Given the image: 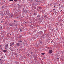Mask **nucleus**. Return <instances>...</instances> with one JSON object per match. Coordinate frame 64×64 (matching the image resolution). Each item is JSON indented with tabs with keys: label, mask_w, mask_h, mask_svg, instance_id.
Wrapping results in <instances>:
<instances>
[{
	"label": "nucleus",
	"mask_w": 64,
	"mask_h": 64,
	"mask_svg": "<svg viewBox=\"0 0 64 64\" xmlns=\"http://www.w3.org/2000/svg\"><path fill=\"white\" fill-rule=\"evenodd\" d=\"M53 52V50H49V53L50 54H51Z\"/></svg>",
	"instance_id": "f257e3e1"
},
{
	"label": "nucleus",
	"mask_w": 64,
	"mask_h": 64,
	"mask_svg": "<svg viewBox=\"0 0 64 64\" xmlns=\"http://www.w3.org/2000/svg\"><path fill=\"white\" fill-rule=\"evenodd\" d=\"M8 44H6L5 46V48L6 49H7V48H8Z\"/></svg>",
	"instance_id": "f03ea898"
},
{
	"label": "nucleus",
	"mask_w": 64,
	"mask_h": 64,
	"mask_svg": "<svg viewBox=\"0 0 64 64\" xmlns=\"http://www.w3.org/2000/svg\"><path fill=\"white\" fill-rule=\"evenodd\" d=\"M16 22H13L12 21V26H14V24H15V23H16Z\"/></svg>",
	"instance_id": "7ed1b4c3"
},
{
	"label": "nucleus",
	"mask_w": 64,
	"mask_h": 64,
	"mask_svg": "<svg viewBox=\"0 0 64 64\" xmlns=\"http://www.w3.org/2000/svg\"><path fill=\"white\" fill-rule=\"evenodd\" d=\"M16 45L17 46L19 47V46H20V44L19 43H17L16 44Z\"/></svg>",
	"instance_id": "20e7f679"
},
{
	"label": "nucleus",
	"mask_w": 64,
	"mask_h": 64,
	"mask_svg": "<svg viewBox=\"0 0 64 64\" xmlns=\"http://www.w3.org/2000/svg\"><path fill=\"white\" fill-rule=\"evenodd\" d=\"M14 42H13L12 43H11L10 44V46H12V45H14Z\"/></svg>",
	"instance_id": "39448f33"
},
{
	"label": "nucleus",
	"mask_w": 64,
	"mask_h": 64,
	"mask_svg": "<svg viewBox=\"0 0 64 64\" xmlns=\"http://www.w3.org/2000/svg\"><path fill=\"white\" fill-rule=\"evenodd\" d=\"M8 25L9 26H13L12 25V24H8Z\"/></svg>",
	"instance_id": "423d86ee"
},
{
	"label": "nucleus",
	"mask_w": 64,
	"mask_h": 64,
	"mask_svg": "<svg viewBox=\"0 0 64 64\" xmlns=\"http://www.w3.org/2000/svg\"><path fill=\"white\" fill-rule=\"evenodd\" d=\"M37 17L39 18V17H41V16H40V14H38V15Z\"/></svg>",
	"instance_id": "0eeeda50"
},
{
	"label": "nucleus",
	"mask_w": 64,
	"mask_h": 64,
	"mask_svg": "<svg viewBox=\"0 0 64 64\" xmlns=\"http://www.w3.org/2000/svg\"><path fill=\"white\" fill-rule=\"evenodd\" d=\"M37 14V13H35V12L34 13V15H36Z\"/></svg>",
	"instance_id": "6e6552de"
},
{
	"label": "nucleus",
	"mask_w": 64,
	"mask_h": 64,
	"mask_svg": "<svg viewBox=\"0 0 64 64\" xmlns=\"http://www.w3.org/2000/svg\"><path fill=\"white\" fill-rule=\"evenodd\" d=\"M13 14H12V15L10 17L11 18H13Z\"/></svg>",
	"instance_id": "1a4fd4ad"
},
{
	"label": "nucleus",
	"mask_w": 64,
	"mask_h": 64,
	"mask_svg": "<svg viewBox=\"0 0 64 64\" xmlns=\"http://www.w3.org/2000/svg\"><path fill=\"white\" fill-rule=\"evenodd\" d=\"M39 33H40V34H42V31H40V32H39Z\"/></svg>",
	"instance_id": "9d476101"
},
{
	"label": "nucleus",
	"mask_w": 64,
	"mask_h": 64,
	"mask_svg": "<svg viewBox=\"0 0 64 64\" xmlns=\"http://www.w3.org/2000/svg\"><path fill=\"white\" fill-rule=\"evenodd\" d=\"M21 37H22V36H19V38H21Z\"/></svg>",
	"instance_id": "9b49d317"
},
{
	"label": "nucleus",
	"mask_w": 64,
	"mask_h": 64,
	"mask_svg": "<svg viewBox=\"0 0 64 64\" xmlns=\"http://www.w3.org/2000/svg\"><path fill=\"white\" fill-rule=\"evenodd\" d=\"M42 55H44L45 54L44 53H42L41 54Z\"/></svg>",
	"instance_id": "f8f14e48"
},
{
	"label": "nucleus",
	"mask_w": 64,
	"mask_h": 64,
	"mask_svg": "<svg viewBox=\"0 0 64 64\" xmlns=\"http://www.w3.org/2000/svg\"><path fill=\"white\" fill-rule=\"evenodd\" d=\"M3 52H7V50H3Z\"/></svg>",
	"instance_id": "ddd939ff"
},
{
	"label": "nucleus",
	"mask_w": 64,
	"mask_h": 64,
	"mask_svg": "<svg viewBox=\"0 0 64 64\" xmlns=\"http://www.w3.org/2000/svg\"><path fill=\"white\" fill-rule=\"evenodd\" d=\"M40 43H41V44H42V43H43V42H40Z\"/></svg>",
	"instance_id": "4468645a"
},
{
	"label": "nucleus",
	"mask_w": 64,
	"mask_h": 64,
	"mask_svg": "<svg viewBox=\"0 0 64 64\" xmlns=\"http://www.w3.org/2000/svg\"><path fill=\"white\" fill-rule=\"evenodd\" d=\"M20 31H22V29H20Z\"/></svg>",
	"instance_id": "2eb2a0df"
},
{
	"label": "nucleus",
	"mask_w": 64,
	"mask_h": 64,
	"mask_svg": "<svg viewBox=\"0 0 64 64\" xmlns=\"http://www.w3.org/2000/svg\"><path fill=\"white\" fill-rule=\"evenodd\" d=\"M19 42H22V41L20 40V41H18Z\"/></svg>",
	"instance_id": "dca6fc26"
},
{
	"label": "nucleus",
	"mask_w": 64,
	"mask_h": 64,
	"mask_svg": "<svg viewBox=\"0 0 64 64\" xmlns=\"http://www.w3.org/2000/svg\"><path fill=\"white\" fill-rule=\"evenodd\" d=\"M14 0H10V1H13Z\"/></svg>",
	"instance_id": "f3484780"
},
{
	"label": "nucleus",
	"mask_w": 64,
	"mask_h": 64,
	"mask_svg": "<svg viewBox=\"0 0 64 64\" xmlns=\"http://www.w3.org/2000/svg\"><path fill=\"white\" fill-rule=\"evenodd\" d=\"M27 10H26L25 11V12L26 13H27Z\"/></svg>",
	"instance_id": "a211bd4d"
},
{
	"label": "nucleus",
	"mask_w": 64,
	"mask_h": 64,
	"mask_svg": "<svg viewBox=\"0 0 64 64\" xmlns=\"http://www.w3.org/2000/svg\"><path fill=\"white\" fill-rule=\"evenodd\" d=\"M38 8H39V9H40V8H41V7H38Z\"/></svg>",
	"instance_id": "6ab92c4d"
},
{
	"label": "nucleus",
	"mask_w": 64,
	"mask_h": 64,
	"mask_svg": "<svg viewBox=\"0 0 64 64\" xmlns=\"http://www.w3.org/2000/svg\"><path fill=\"white\" fill-rule=\"evenodd\" d=\"M14 1L15 2H16V1H17V0H14Z\"/></svg>",
	"instance_id": "aec40b11"
},
{
	"label": "nucleus",
	"mask_w": 64,
	"mask_h": 64,
	"mask_svg": "<svg viewBox=\"0 0 64 64\" xmlns=\"http://www.w3.org/2000/svg\"><path fill=\"white\" fill-rule=\"evenodd\" d=\"M53 41L52 40L51 42V43H53Z\"/></svg>",
	"instance_id": "412c9836"
},
{
	"label": "nucleus",
	"mask_w": 64,
	"mask_h": 64,
	"mask_svg": "<svg viewBox=\"0 0 64 64\" xmlns=\"http://www.w3.org/2000/svg\"><path fill=\"white\" fill-rule=\"evenodd\" d=\"M42 36H44V34H42Z\"/></svg>",
	"instance_id": "4be33fe9"
},
{
	"label": "nucleus",
	"mask_w": 64,
	"mask_h": 64,
	"mask_svg": "<svg viewBox=\"0 0 64 64\" xmlns=\"http://www.w3.org/2000/svg\"><path fill=\"white\" fill-rule=\"evenodd\" d=\"M48 49H49V47H48Z\"/></svg>",
	"instance_id": "5701e85b"
},
{
	"label": "nucleus",
	"mask_w": 64,
	"mask_h": 64,
	"mask_svg": "<svg viewBox=\"0 0 64 64\" xmlns=\"http://www.w3.org/2000/svg\"><path fill=\"white\" fill-rule=\"evenodd\" d=\"M13 22H16V20H14V21H12Z\"/></svg>",
	"instance_id": "b1692460"
},
{
	"label": "nucleus",
	"mask_w": 64,
	"mask_h": 64,
	"mask_svg": "<svg viewBox=\"0 0 64 64\" xmlns=\"http://www.w3.org/2000/svg\"><path fill=\"white\" fill-rule=\"evenodd\" d=\"M44 18H46V16H44Z\"/></svg>",
	"instance_id": "393cba45"
},
{
	"label": "nucleus",
	"mask_w": 64,
	"mask_h": 64,
	"mask_svg": "<svg viewBox=\"0 0 64 64\" xmlns=\"http://www.w3.org/2000/svg\"><path fill=\"white\" fill-rule=\"evenodd\" d=\"M62 10H60V12H62Z\"/></svg>",
	"instance_id": "a878e982"
},
{
	"label": "nucleus",
	"mask_w": 64,
	"mask_h": 64,
	"mask_svg": "<svg viewBox=\"0 0 64 64\" xmlns=\"http://www.w3.org/2000/svg\"><path fill=\"white\" fill-rule=\"evenodd\" d=\"M16 55H17V53H16Z\"/></svg>",
	"instance_id": "bb28decb"
},
{
	"label": "nucleus",
	"mask_w": 64,
	"mask_h": 64,
	"mask_svg": "<svg viewBox=\"0 0 64 64\" xmlns=\"http://www.w3.org/2000/svg\"><path fill=\"white\" fill-rule=\"evenodd\" d=\"M23 29V28H22V30Z\"/></svg>",
	"instance_id": "cd10ccee"
},
{
	"label": "nucleus",
	"mask_w": 64,
	"mask_h": 64,
	"mask_svg": "<svg viewBox=\"0 0 64 64\" xmlns=\"http://www.w3.org/2000/svg\"><path fill=\"white\" fill-rule=\"evenodd\" d=\"M54 10H55V9H53Z\"/></svg>",
	"instance_id": "c85d7f7f"
},
{
	"label": "nucleus",
	"mask_w": 64,
	"mask_h": 64,
	"mask_svg": "<svg viewBox=\"0 0 64 64\" xmlns=\"http://www.w3.org/2000/svg\"><path fill=\"white\" fill-rule=\"evenodd\" d=\"M35 31H34V32H35Z\"/></svg>",
	"instance_id": "c756f323"
},
{
	"label": "nucleus",
	"mask_w": 64,
	"mask_h": 64,
	"mask_svg": "<svg viewBox=\"0 0 64 64\" xmlns=\"http://www.w3.org/2000/svg\"><path fill=\"white\" fill-rule=\"evenodd\" d=\"M2 23V22H1Z\"/></svg>",
	"instance_id": "7c9ffc66"
},
{
	"label": "nucleus",
	"mask_w": 64,
	"mask_h": 64,
	"mask_svg": "<svg viewBox=\"0 0 64 64\" xmlns=\"http://www.w3.org/2000/svg\"><path fill=\"white\" fill-rule=\"evenodd\" d=\"M38 20H39V19H38Z\"/></svg>",
	"instance_id": "2f4dec72"
},
{
	"label": "nucleus",
	"mask_w": 64,
	"mask_h": 64,
	"mask_svg": "<svg viewBox=\"0 0 64 64\" xmlns=\"http://www.w3.org/2000/svg\"><path fill=\"white\" fill-rule=\"evenodd\" d=\"M18 5H19V4H18Z\"/></svg>",
	"instance_id": "473e14b6"
},
{
	"label": "nucleus",
	"mask_w": 64,
	"mask_h": 64,
	"mask_svg": "<svg viewBox=\"0 0 64 64\" xmlns=\"http://www.w3.org/2000/svg\"><path fill=\"white\" fill-rule=\"evenodd\" d=\"M23 24H24V23H23Z\"/></svg>",
	"instance_id": "72a5a7b5"
},
{
	"label": "nucleus",
	"mask_w": 64,
	"mask_h": 64,
	"mask_svg": "<svg viewBox=\"0 0 64 64\" xmlns=\"http://www.w3.org/2000/svg\"><path fill=\"white\" fill-rule=\"evenodd\" d=\"M1 45H0V46Z\"/></svg>",
	"instance_id": "f704fd0d"
}]
</instances>
